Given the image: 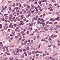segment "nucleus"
Here are the masks:
<instances>
[{
  "instance_id": "nucleus-1",
  "label": "nucleus",
  "mask_w": 60,
  "mask_h": 60,
  "mask_svg": "<svg viewBox=\"0 0 60 60\" xmlns=\"http://www.w3.org/2000/svg\"><path fill=\"white\" fill-rule=\"evenodd\" d=\"M5 7H6V6H5V7L4 6H2V8H3L2 10H5Z\"/></svg>"
},
{
  "instance_id": "nucleus-2",
  "label": "nucleus",
  "mask_w": 60,
  "mask_h": 60,
  "mask_svg": "<svg viewBox=\"0 0 60 60\" xmlns=\"http://www.w3.org/2000/svg\"><path fill=\"white\" fill-rule=\"evenodd\" d=\"M17 35L19 37H20V36H21V35L20 34V33H18Z\"/></svg>"
},
{
  "instance_id": "nucleus-3",
  "label": "nucleus",
  "mask_w": 60,
  "mask_h": 60,
  "mask_svg": "<svg viewBox=\"0 0 60 60\" xmlns=\"http://www.w3.org/2000/svg\"><path fill=\"white\" fill-rule=\"evenodd\" d=\"M39 9L40 11H42L43 10V8L41 9V8L40 7L39 8Z\"/></svg>"
},
{
  "instance_id": "nucleus-4",
  "label": "nucleus",
  "mask_w": 60,
  "mask_h": 60,
  "mask_svg": "<svg viewBox=\"0 0 60 60\" xmlns=\"http://www.w3.org/2000/svg\"><path fill=\"white\" fill-rule=\"evenodd\" d=\"M47 0H43L42 1H41V2H47Z\"/></svg>"
},
{
  "instance_id": "nucleus-5",
  "label": "nucleus",
  "mask_w": 60,
  "mask_h": 60,
  "mask_svg": "<svg viewBox=\"0 0 60 60\" xmlns=\"http://www.w3.org/2000/svg\"><path fill=\"white\" fill-rule=\"evenodd\" d=\"M18 9H19V7H16L14 8V10H18Z\"/></svg>"
},
{
  "instance_id": "nucleus-6",
  "label": "nucleus",
  "mask_w": 60,
  "mask_h": 60,
  "mask_svg": "<svg viewBox=\"0 0 60 60\" xmlns=\"http://www.w3.org/2000/svg\"><path fill=\"white\" fill-rule=\"evenodd\" d=\"M32 55V53L31 52L28 53V56H30V55Z\"/></svg>"
},
{
  "instance_id": "nucleus-7",
  "label": "nucleus",
  "mask_w": 60,
  "mask_h": 60,
  "mask_svg": "<svg viewBox=\"0 0 60 60\" xmlns=\"http://www.w3.org/2000/svg\"><path fill=\"white\" fill-rule=\"evenodd\" d=\"M31 15V12H30L29 13V14H28V17H30V16Z\"/></svg>"
},
{
  "instance_id": "nucleus-8",
  "label": "nucleus",
  "mask_w": 60,
  "mask_h": 60,
  "mask_svg": "<svg viewBox=\"0 0 60 60\" xmlns=\"http://www.w3.org/2000/svg\"><path fill=\"white\" fill-rule=\"evenodd\" d=\"M15 3L13 4V5L12 6V7H15Z\"/></svg>"
},
{
  "instance_id": "nucleus-9",
  "label": "nucleus",
  "mask_w": 60,
  "mask_h": 60,
  "mask_svg": "<svg viewBox=\"0 0 60 60\" xmlns=\"http://www.w3.org/2000/svg\"><path fill=\"white\" fill-rule=\"evenodd\" d=\"M19 28H20V26H19V27H16V29H19Z\"/></svg>"
},
{
  "instance_id": "nucleus-10",
  "label": "nucleus",
  "mask_w": 60,
  "mask_h": 60,
  "mask_svg": "<svg viewBox=\"0 0 60 60\" xmlns=\"http://www.w3.org/2000/svg\"><path fill=\"white\" fill-rule=\"evenodd\" d=\"M29 26H33V24H31V23H30L29 24Z\"/></svg>"
},
{
  "instance_id": "nucleus-11",
  "label": "nucleus",
  "mask_w": 60,
  "mask_h": 60,
  "mask_svg": "<svg viewBox=\"0 0 60 60\" xmlns=\"http://www.w3.org/2000/svg\"><path fill=\"white\" fill-rule=\"evenodd\" d=\"M9 16L10 17H13V15H12L11 14H10L9 15Z\"/></svg>"
},
{
  "instance_id": "nucleus-12",
  "label": "nucleus",
  "mask_w": 60,
  "mask_h": 60,
  "mask_svg": "<svg viewBox=\"0 0 60 60\" xmlns=\"http://www.w3.org/2000/svg\"><path fill=\"white\" fill-rule=\"evenodd\" d=\"M34 45H33L32 46L31 48H32V49H34Z\"/></svg>"
},
{
  "instance_id": "nucleus-13",
  "label": "nucleus",
  "mask_w": 60,
  "mask_h": 60,
  "mask_svg": "<svg viewBox=\"0 0 60 60\" xmlns=\"http://www.w3.org/2000/svg\"><path fill=\"white\" fill-rule=\"evenodd\" d=\"M57 53H56V54H52V56H56V55H57Z\"/></svg>"
},
{
  "instance_id": "nucleus-14",
  "label": "nucleus",
  "mask_w": 60,
  "mask_h": 60,
  "mask_svg": "<svg viewBox=\"0 0 60 60\" xmlns=\"http://www.w3.org/2000/svg\"><path fill=\"white\" fill-rule=\"evenodd\" d=\"M41 2H41V1H40L38 2V3H39V4H41Z\"/></svg>"
},
{
  "instance_id": "nucleus-15",
  "label": "nucleus",
  "mask_w": 60,
  "mask_h": 60,
  "mask_svg": "<svg viewBox=\"0 0 60 60\" xmlns=\"http://www.w3.org/2000/svg\"><path fill=\"white\" fill-rule=\"evenodd\" d=\"M19 37V36H15V38H16V39H18V38Z\"/></svg>"
},
{
  "instance_id": "nucleus-16",
  "label": "nucleus",
  "mask_w": 60,
  "mask_h": 60,
  "mask_svg": "<svg viewBox=\"0 0 60 60\" xmlns=\"http://www.w3.org/2000/svg\"><path fill=\"white\" fill-rule=\"evenodd\" d=\"M45 42V43H48V41L46 40H45L44 41Z\"/></svg>"
},
{
  "instance_id": "nucleus-17",
  "label": "nucleus",
  "mask_w": 60,
  "mask_h": 60,
  "mask_svg": "<svg viewBox=\"0 0 60 60\" xmlns=\"http://www.w3.org/2000/svg\"><path fill=\"white\" fill-rule=\"evenodd\" d=\"M60 18V17H57V19H58L57 20H58V21H59V20H60V19H59Z\"/></svg>"
},
{
  "instance_id": "nucleus-18",
  "label": "nucleus",
  "mask_w": 60,
  "mask_h": 60,
  "mask_svg": "<svg viewBox=\"0 0 60 60\" xmlns=\"http://www.w3.org/2000/svg\"><path fill=\"white\" fill-rule=\"evenodd\" d=\"M53 18H50V21H51L53 20Z\"/></svg>"
},
{
  "instance_id": "nucleus-19",
  "label": "nucleus",
  "mask_w": 60,
  "mask_h": 60,
  "mask_svg": "<svg viewBox=\"0 0 60 60\" xmlns=\"http://www.w3.org/2000/svg\"><path fill=\"white\" fill-rule=\"evenodd\" d=\"M19 13L20 14H22V11H19Z\"/></svg>"
},
{
  "instance_id": "nucleus-20",
  "label": "nucleus",
  "mask_w": 60,
  "mask_h": 60,
  "mask_svg": "<svg viewBox=\"0 0 60 60\" xmlns=\"http://www.w3.org/2000/svg\"><path fill=\"white\" fill-rule=\"evenodd\" d=\"M23 6H24V7H26V6H27V5H26V4H24L23 5Z\"/></svg>"
},
{
  "instance_id": "nucleus-21",
  "label": "nucleus",
  "mask_w": 60,
  "mask_h": 60,
  "mask_svg": "<svg viewBox=\"0 0 60 60\" xmlns=\"http://www.w3.org/2000/svg\"><path fill=\"white\" fill-rule=\"evenodd\" d=\"M6 51H7V52H10V51H9V50L8 49H6Z\"/></svg>"
},
{
  "instance_id": "nucleus-22",
  "label": "nucleus",
  "mask_w": 60,
  "mask_h": 60,
  "mask_svg": "<svg viewBox=\"0 0 60 60\" xmlns=\"http://www.w3.org/2000/svg\"><path fill=\"white\" fill-rule=\"evenodd\" d=\"M27 40H26V41L25 42H24V43H27Z\"/></svg>"
},
{
  "instance_id": "nucleus-23",
  "label": "nucleus",
  "mask_w": 60,
  "mask_h": 60,
  "mask_svg": "<svg viewBox=\"0 0 60 60\" xmlns=\"http://www.w3.org/2000/svg\"><path fill=\"white\" fill-rule=\"evenodd\" d=\"M31 45V43H29L28 44V45L29 46H30Z\"/></svg>"
},
{
  "instance_id": "nucleus-24",
  "label": "nucleus",
  "mask_w": 60,
  "mask_h": 60,
  "mask_svg": "<svg viewBox=\"0 0 60 60\" xmlns=\"http://www.w3.org/2000/svg\"><path fill=\"white\" fill-rule=\"evenodd\" d=\"M35 19V17H34L32 18V21H34Z\"/></svg>"
},
{
  "instance_id": "nucleus-25",
  "label": "nucleus",
  "mask_w": 60,
  "mask_h": 60,
  "mask_svg": "<svg viewBox=\"0 0 60 60\" xmlns=\"http://www.w3.org/2000/svg\"><path fill=\"white\" fill-rule=\"evenodd\" d=\"M24 54L22 55L21 56V57H22V58H23V57H24Z\"/></svg>"
},
{
  "instance_id": "nucleus-26",
  "label": "nucleus",
  "mask_w": 60,
  "mask_h": 60,
  "mask_svg": "<svg viewBox=\"0 0 60 60\" xmlns=\"http://www.w3.org/2000/svg\"><path fill=\"white\" fill-rule=\"evenodd\" d=\"M14 26H15V27H16V26H17V24H14Z\"/></svg>"
},
{
  "instance_id": "nucleus-27",
  "label": "nucleus",
  "mask_w": 60,
  "mask_h": 60,
  "mask_svg": "<svg viewBox=\"0 0 60 60\" xmlns=\"http://www.w3.org/2000/svg\"><path fill=\"white\" fill-rule=\"evenodd\" d=\"M49 21H47V22H46V23L47 24H48L49 23Z\"/></svg>"
},
{
  "instance_id": "nucleus-28",
  "label": "nucleus",
  "mask_w": 60,
  "mask_h": 60,
  "mask_svg": "<svg viewBox=\"0 0 60 60\" xmlns=\"http://www.w3.org/2000/svg\"><path fill=\"white\" fill-rule=\"evenodd\" d=\"M35 52V51H33L32 52V54H34V53Z\"/></svg>"
},
{
  "instance_id": "nucleus-29",
  "label": "nucleus",
  "mask_w": 60,
  "mask_h": 60,
  "mask_svg": "<svg viewBox=\"0 0 60 60\" xmlns=\"http://www.w3.org/2000/svg\"><path fill=\"white\" fill-rule=\"evenodd\" d=\"M24 32L23 31H22V32H20V33L21 34H24Z\"/></svg>"
},
{
  "instance_id": "nucleus-30",
  "label": "nucleus",
  "mask_w": 60,
  "mask_h": 60,
  "mask_svg": "<svg viewBox=\"0 0 60 60\" xmlns=\"http://www.w3.org/2000/svg\"><path fill=\"white\" fill-rule=\"evenodd\" d=\"M22 49H20L19 50V51H20V52H22Z\"/></svg>"
},
{
  "instance_id": "nucleus-31",
  "label": "nucleus",
  "mask_w": 60,
  "mask_h": 60,
  "mask_svg": "<svg viewBox=\"0 0 60 60\" xmlns=\"http://www.w3.org/2000/svg\"><path fill=\"white\" fill-rule=\"evenodd\" d=\"M2 21H4L5 20V19L3 18V19H2Z\"/></svg>"
},
{
  "instance_id": "nucleus-32",
  "label": "nucleus",
  "mask_w": 60,
  "mask_h": 60,
  "mask_svg": "<svg viewBox=\"0 0 60 60\" xmlns=\"http://www.w3.org/2000/svg\"><path fill=\"white\" fill-rule=\"evenodd\" d=\"M8 18V16H6L5 17V18L6 19H7Z\"/></svg>"
},
{
  "instance_id": "nucleus-33",
  "label": "nucleus",
  "mask_w": 60,
  "mask_h": 60,
  "mask_svg": "<svg viewBox=\"0 0 60 60\" xmlns=\"http://www.w3.org/2000/svg\"><path fill=\"white\" fill-rule=\"evenodd\" d=\"M29 49V47H27L26 48V50H28Z\"/></svg>"
},
{
  "instance_id": "nucleus-34",
  "label": "nucleus",
  "mask_w": 60,
  "mask_h": 60,
  "mask_svg": "<svg viewBox=\"0 0 60 60\" xmlns=\"http://www.w3.org/2000/svg\"><path fill=\"white\" fill-rule=\"evenodd\" d=\"M16 19V18H15V17H13L12 18L13 19Z\"/></svg>"
},
{
  "instance_id": "nucleus-35",
  "label": "nucleus",
  "mask_w": 60,
  "mask_h": 60,
  "mask_svg": "<svg viewBox=\"0 0 60 60\" xmlns=\"http://www.w3.org/2000/svg\"><path fill=\"white\" fill-rule=\"evenodd\" d=\"M46 15V14L44 13L43 14V17H44V16H45Z\"/></svg>"
},
{
  "instance_id": "nucleus-36",
  "label": "nucleus",
  "mask_w": 60,
  "mask_h": 60,
  "mask_svg": "<svg viewBox=\"0 0 60 60\" xmlns=\"http://www.w3.org/2000/svg\"><path fill=\"white\" fill-rule=\"evenodd\" d=\"M5 48L6 49H8V47L7 46H6Z\"/></svg>"
},
{
  "instance_id": "nucleus-37",
  "label": "nucleus",
  "mask_w": 60,
  "mask_h": 60,
  "mask_svg": "<svg viewBox=\"0 0 60 60\" xmlns=\"http://www.w3.org/2000/svg\"><path fill=\"white\" fill-rule=\"evenodd\" d=\"M49 50H50V51H52V49H51V48H49Z\"/></svg>"
},
{
  "instance_id": "nucleus-38",
  "label": "nucleus",
  "mask_w": 60,
  "mask_h": 60,
  "mask_svg": "<svg viewBox=\"0 0 60 60\" xmlns=\"http://www.w3.org/2000/svg\"><path fill=\"white\" fill-rule=\"evenodd\" d=\"M38 17L39 16L38 15H37L36 16V18H38Z\"/></svg>"
},
{
  "instance_id": "nucleus-39",
  "label": "nucleus",
  "mask_w": 60,
  "mask_h": 60,
  "mask_svg": "<svg viewBox=\"0 0 60 60\" xmlns=\"http://www.w3.org/2000/svg\"><path fill=\"white\" fill-rule=\"evenodd\" d=\"M39 11V9H37L35 10V11Z\"/></svg>"
},
{
  "instance_id": "nucleus-40",
  "label": "nucleus",
  "mask_w": 60,
  "mask_h": 60,
  "mask_svg": "<svg viewBox=\"0 0 60 60\" xmlns=\"http://www.w3.org/2000/svg\"><path fill=\"white\" fill-rule=\"evenodd\" d=\"M10 36H11L12 37L13 36V35H12V34H10Z\"/></svg>"
},
{
  "instance_id": "nucleus-41",
  "label": "nucleus",
  "mask_w": 60,
  "mask_h": 60,
  "mask_svg": "<svg viewBox=\"0 0 60 60\" xmlns=\"http://www.w3.org/2000/svg\"><path fill=\"white\" fill-rule=\"evenodd\" d=\"M13 37H12L11 38H10V39L11 40H13Z\"/></svg>"
},
{
  "instance_id": "nucleus-42",
  "label": "nucleus",
  "mask_w": 60,
  "mask_h": 60,
  "mask_svg": "<svg viewBox=\"0 0 60 60\" xmlns=\"http://www.w3.org/2000/svg\"><path fill=\"white\" fill-rule=\"evenodd\" d=\"M52 24V22H50L49 23L50 25H51V24Z\"/></svg>"
},
{
  "instance_id": "nucleus-43",
  "label": "nucleus",
  "mask_w": 60,
  "mask_h": 60,
  "mask_svg": "<svg viewBox=\"0 0 60 60\" xmlns=\"http://www.w3.org/2000/svg\"><path fill=\"white\" fill-rule=\"evenodd\" d=\"M28 10H29V8H26V11H28Z\"/></svg>"
},
{
  "instance_id": "nucleus-44",
  "label": "nucleus",
  "mask_w": 60,
  "mask_h": 60,
  "mask_svg": "<svg viewBox=\"0 0 60 60\" xmlns=\"http://www.w3.org/2000/svg\"><path fill=\"white\" fill-rule=\"evenodd\" d=\"M41 23V21H39L38 22V24H40Z\"/></svg>"
},
{
  "instance_id": "nucleus-45",
  "label": "nucleus",
  "mask_w": 60,
  "mask_h": 60,
  "mask_svg": "<svg viewBox=\"0 0 60 60\" xmlns=\"http://www.w3.org/2000/svg\"><path fill=\"white\" fill-rule=\"evenodd\" d=\"M48 47H49V48H50L51 47V45H48Z\"/></svg>"
},
{
  "instance_id": "nucleus-46",
  "label": "nucleus",
  "mask_w": 60,
  "mask_h": 60,
  "mask_svg": "<svg viewBox=\"0 0 60 60\" xmlns=\"http://www.w3.org/2000/svg\"><path fill=\"white\" fill-rule=\"evenodd\" d=\"M38 52H39V51H36V52H35V53H37Z\"/></svg>"
},
{
  "instance_id": "nucleus-47",
  "label": "nucleus",
  "mask_w": 60,
  "mask_h": 60,
  "mask_svg": "<svg viewBox=\"0 0 60 60\" xmlns=\"http://www.w3.org/2000/svg\"><path fill=\"white\" fill-rule=\"evenodd\" d=\"M51 31H52V30H53V29L52 28H51L49 29Z\"/></svg>"
},
{
  "instance_id": "nucleus-48",
  "label": "nucleus",
  "mask_w": 60,
  "mask_h": 60,
  "mask_svg": "<svg viewBox=\"0 0 60 60\" xmlns=\"http://www.w3.org/2000/svg\"><path fill=\"white\" fill-rule=\"evenodd\" d=\"M4 28L5 29H6L7 28H6V26H5L4 27Z\"/></svg>"
},
{
  "instance_id": "nucleus-49",
  "label": "nucleus",
  "mask_w": 60,
  "mask_h": 60,
  "mask_svg": "<svg viewBox=\"0 0 60 60\" xmlns=\"http://www.w3.org/2000/svg\"><path fill=\"white\" fill-rule=\"evenodd\" d=\"M34 11H31V13H34Z\"/></svg>"
},
{
  "instance_id": "nucleus-50",
  "label": "nucleus",
  "mask_w": 60,
  "mask_h": 60,
  "mask_svg": "<svg viewBox=\"0 0 60 60\" xmlns=\"http://www.w3.org/2000/svg\"><path fill=\"white\" fill-rule=\"evenodd\" d=\"M13 59V58H10V60H12Z\"/></svg>"
},
{
  "instance_id": "nucleus-51",
  "label": "nucleus",
  "mask_w": 60,
  "mask_h": 60,
  "mask_svg": "<svg viewBox=\"0 0 60 60\" xmlns=\"http://www.w3.org/2000/svg\"><path fill=\"white\" fill-rule=\"evenodd\" d=\"M41 19V18H38V21H39V20H40Z\"/></svg>"
},
{
  "instance_id": "nucleus-52",
  "label": "nucleus",
  "mask_w": 60,
  "mask_h": 60,
  "mask_svg": "<svg viewBox=\"0 0 60 60\" xmlns=\"http://www.w3.org/2000/svg\"><path fill=\"white\" fill-rule=\"evenodd\" d=\"M50 10L51 11H53V9H52V8H51V9H50Z\"/></svg>"
},
{
  "instance_id": "nucleus-53",
  "label": "nucleus",
  "mask_w": 60,
  "mask_h": 60,
  "mask_svg": "<svg viewBox=\"0 0 60 60\" xmlns=\"http://www.w3.org/2000/svg\"><path fill=\"white\" fill-rule=\"evenodd\" d=\"M12 19V18L11 17H10L9 18V19H10V20L11 19Z\"/></svg>"
},
{
  "instance_id": "nucleus-54",
  "label": "nucleus",
  "mask_w": 60,
  "mask_h": 60,
  "mask_svg": "<svg viewBox=\"0 0 60 60\" xmlns=\"http://www.w3.org/2000/svg\"><path fill=\"white\" fill-rule=\"evenodd\" d=\"M17 15H19V13H17Z\"/></svg>"
},
{
  "instance_id": "nucleus-55",
  "label": "nucleus",
  "mask_w": 60,
  "mask_h": 60,
  "mask_svg": "<svg viewBox=\"0 0 60 60\" xmlns=\"http://www.w3.org/2000/svg\"><path fill=\"white\" fill-rule=\"evenodd\" d=\"M36 39V38H35V37H34L33 38V40H35Z\"/></svg>"
},
{
  "instance_id": "nucleus-56",
  "label": "nucleus",
  "mask_w": 60,
  "mask_h": 60,
  "mask_svg": "<svg viewBox=\"0 0 60 60\" xmlns=\"http://www.w3.org/2000/svg\"><path fill=\"white\" fill-rule=\"evenodd\" d=\"M5 22H8V20L7 19H6L5 20Z\"/></svg>"
},
{
  "instance_id": "nucleus-57",
  "label": "nucleus",
  "mask_w": 60,
  "mask_h": 60,
  "mask_svg": "<svg viewBox=\"0 0 60 60\" xmlns=\"http://www.w3.org/2000/svg\"><path fill=\"white\" fill-rule=\"evenodd\" d=\"M30 6H29L27 7V8H30Z\"/></svg>"
},
{
  "instance_id": "nucleus-58",
  "label": "nucleus",
  "mask_w": 60,
  "mask_h": 60,
  "mask_svg": "<svg viewBox=\"0 0 60 60\" xmlns=\"http://www.w3.org/2000/svg\"><path fill=\"white\" fill-rule=\"evenodd\" d=\"M10 53H8L7 54V55H10Z\"/></svg>"
},
{
  "instance_id": "nucleus-59",
  "label": "nucleus",
  "mask_w": 60,
  "mask_h": 60,
  "mask_svg": "<svg viewBox=\"0 0 60 60\" xmlns=\"http://www.w3.org/2000/svg\"><path fill=\"white\" fill-rule=\"evenodd\" d=\"M8 3H11V1H8Z\"/></svg>"
},
{
  "instance_id": "nucleus-60",
  "label": "nucleus",
  "mask_w": 60,
  "mask_h": 60,
  "mask_svg": "<svg viewBox=\"0 0 60 60\" xmlns=\"http://www.w3.org/2000/svg\"><path fill=\"white\" fill-rule=\"evenodd\" d=\"M16 11V12H18L19 11V10H17Z\"/></svg>"
},
{
  "instance_id": "nucleus-61",
  "label": "nucleus",
  "mask_w": 60,
  "mask_h": 60,
  "mask_svg": "<svg viewBox=\"0 0 60 60\" xmlns=\"http://www.w3.org/2000/svg\"><path fill=\"white\" fill-rule=\"evenodd\" d=\"M54 36V35H52L51 36V37H53Z\"/></svg>"
},
{
  "instance_id": "nucleus-62",
  "label": "nucleus",
  "mask_w": 60,
  "mask_h": 60,
  "mask_svg": "<svg viewBox=\"0 0 60 60\" xmlns=\"http://www.w3.org/2000/svg\"><path fill=\"white\" fill-rule=\"evenodd\" d=\"M4 16H7V15H8V14H4Z\"/></svg>"
},
{
  "instance_id": "nucleus-63",
  "label": "nucleus",
  "mask_w": 60,
  "mask_h": 60,
  "mask_svg": "<svg viewBox=\"0 0 60 60\" xmlns=\"http://www.w3.org/2000/svg\"><path fill=\"white\" fill-rule=\"evenodd\" d=\"M55 58H52V60H55Z\"/></svg>"
},
{
  "instance_id": "nucleus-64",
  "label": "nucleus",
  "mask_w": 60,
  "mask_h": 60,
  "mask_svg": "<svg viewBox=\"0 0 60 60\" xmlns=\"http://www.w3.org/2000/svg\"><path fill=\"white\" fill-rule=\"evenodd\" d=\"M53 48H55L56 47V45H54L53 46Z\"/></svg>"
}]
</instances>
